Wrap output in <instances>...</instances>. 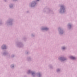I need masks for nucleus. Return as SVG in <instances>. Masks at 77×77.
<instances>
[{"mask_svg": "<svg viewBox=\"0 0 77 77\" xmlns=\"http://www.w3.org/2000/svg\"><path fill=\"white\" fill-rule=\"evenodd\" d=\"M14 67V66H13V67Z\"/></svg>", "mask_w": 77, "mask_h": 77, "instance_id": "obj_8", "label": "nucleus"}, {"mask_svg": "<svg viewBox=\"0 0 77 77\" xmlns=\"http://www.w3.org/2000/svg\"><path fill=\"white\" fill-rule=\"evenodd\" d=\"M2 48L3 49H5V48H6V46H5L4 48Z\"/></svg>", "mask_w": 77, "mask_h": 77, "instance_id": "obj_2", "label": "nucleus"}, {"mask_svg": "<svg viewBox=\"0 0 77 77\" xmlns=\"http://www.w3.org/2000/svg\"><path fill=\"white\" fill-rule=\"evenodd\" d=\"M33 74H35V73H34V72H33L32 73V75H33Z\"/></svg>", "mask_w": 77, "mask_h": 77, "instance_id": "obj_5", "label": "nucleus"}, {"mask_svg": "<svg viewBox=\"0 0 77 77\" xmlns=\"http://www.w3.org/2000/svg\"><path fill=\"white\" fill-rule=\"evenodd\" d=\"M65 47H63V48H62V49L63 50H64V49H65Z\"/></svg>", "mask_w": 77, "mask_h": 77, "instance_id": "obj_4", "label": "nucleus"}, {"mask_svg": "<svg viewBox=\"0 0 77 77\" xmlns=\"http://www.w3.org/2000/svg\"><path fill=\"white\" fill-rule=\"evenodd\" d=\"M37 1H39V0H37Z\"/></svg>", "mask_w": 77, "mask_h": 77, "instance_id": "obj_7", "label": "nucleus"}, {"mask_svg": "<svg viewBox=\"0 0 77 77\" xmlns=\"http://www.w3.org/2000/svg\"><path fill=\"white\" fill-rule=\"evenodd\" d=\"M70 58L72 59H75V57H73L72 56H71L70 57Z\"/></svg>", "mask_w": 77, "mask_h": 77, "instance_id": "obj_1", "label": "nucleus"}, {"mask_svg": "<svg viewBox=\"0 0 77 77\" xmlns=\"http://www.w3.org/2000/svg\"><path fill=\"white\" fill-rule=\"evenodd\" d=\"M44 29V30H48V28H45Z\"/></svg>", "mask_w": 77, "mask_h": 77, "instance_id": "obj_3", "label": "nucleus"}, {"mask_svg": "<svg viewBox=\"0 0 77 77\" xmlns=\"http://www.w3.org/2000/svg\"><path fill=\"white\" fill-rule=\"evenodd\" d=\"M61 8H63V6H61Z\"/></svg>", "mask_w": 77, "mask_h": 77, "instance_id": "obj_6", "label": "nucleus"}]
</instances>
